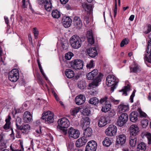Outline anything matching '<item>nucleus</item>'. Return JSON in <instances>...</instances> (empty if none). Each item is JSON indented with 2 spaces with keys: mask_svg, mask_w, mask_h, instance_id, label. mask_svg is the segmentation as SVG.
<instances>
[{
  "mask_svg": "<svg viewBox=\"0 0 151 151\" xmlns=\"http://www.w3.org/2000/svg\"><path fill=\"white\" fill-rule=\"evenodd\" d=\"M138 110L139 112L141 117H146L147 116L146 114L142 111L140 109H139Z\"/></svg>",
  "mask_w": 151,
  "mask_h": 151,
  "instance_id": "8fccbe9b",
  "label": "nucleus"
},
{
  "mask_svg": "<svg viewBox=\"0 0 151 151\" xmlns=\"http://www.w3.org/2000/svg\"><path fill=\"white\" fill-rule=\"evenodd\" d=\"M138 114L136 111H133L132 112L129 116V119L130 120L133 122H137L138 120Z\"/></svg>",
  "mask_w": 151,
  "mask_h": 151,
  "instance_id": "393cba45",
  "label": "nucleus"
},
{
  "mask_svg": "<svg viewBox=\"0 0 151 151\" xmlns=\"http://www.w3.org/2000/svg\"><path fill=\"white\" fill-rule=\"evenodd\" d=\"M107 122V117L105 116H102L99 119L98 125L99 127H103L105 126Z\"/></svg>",
  "mask_w": 151,
  "mask_h": 151,
  "instance_id": "aec40b11",
  "label": "nucleus"
},
{
  "mask_svg": "<svg viewBox=\"0 0 151 151\" xmlns=\"http://www.w3.org/2000/svg\"><path fill=\"white\" fill-rule=\"evenodd\" d=\"M98 73V70L96 69H94L92 71L89 72L87 75V78L88 80H92L97 75Z\"/></svg>",
  "mask_w": 151,
  "mask_h": 151,
  "instance_id": "4be33fe9",
  "label": "nucleus"
},
{
  "mask_svg": "<svg viewBox=\"0 0 151 151\" xmlns=\"http://www.w3.org/2000/svg\"><path fill=\"white\" fill-rule=\"evenodd\" d=\"M41 134V128H40L39 129H37L36 130L35 134L37 137H38L40 136Z\"/></svg>",
  "mask_w": 151,
  "mask_h": 151,
  "instance_id": "603ef678",
  "label": "nucleus"
},
{
  "mask_svg": "<svg viewBox=\"0 0 151 151\" xmlns=\"http://www.w3.org/2000/svg\"><path fill=\"white\" fill-rule=\"evenodd\" d=\"M74 25L77 28L79 29L82 26V23L80 19L78 17H75L74 19Z\"/></svg>",
  "mask_w": 151,
  "mask_h": 151,
  "instance_id": "b1692460",
  "label": "nucleus"
},
{
  "mask_svg": "<svg viewBox=\"0 0 151 151\" xmlns=\"http://www.w3.org/2000/svg\"><path fill=\"white\" fill-rule=\"evenodd\" d=\"M128 43V41L126 38L123 39L120 43V46L123 47L124 45H127Z\"/></svg>",
  "mask_w": 151,
  "mask_h": 151,
  "instance_id": "3c124183",
  "label": "nucleus"
},
{
  "mask_svg": "<svg viewBox=\"0 0 151 151\" xmlns=\"http://www.w3.org/2000/svg\"><path fill=\"white\" fill-rule=\"evenodd\" d=\"M130 73H139L141 71L140 67L138 65L135 64L133 67H129Z\"/></svg>",
  "mask_w": 151,
  "mask_h": 151,
  "instance_id": "a878e982",
  "label": "nucleus"
},
{
  "mask_svg": "<svg viewBox=\"0 0 151 151\" xmlns=\"http://www.w3.org/2000/svg\"><path fill=\"white\" fill-rule=\"evenodd\" d=\"M58 126L59 127L61 132L63 134L65 135L67 133V128H68L70 125V122L65 117H63L59 119L58 121Z\"/></svg>",
  "mask_w": 151,
  "mask_h": 151,
  "instance_id": "f257e3e1",
  "label": "nucleus"
},
{
  "mask_svg": "<svg viewBox=\"0 0 151 151\" xmlns=\"http://www.w3.org/2000/svg\"><path fill=\"white\" fill-rule=\"evenodd\" d=\"M71 23L72 20L69 17H63L62 20V23L63 25L65 28L69 27Z\"/></svg>",
  "mask_w": 151,
  "mask_h": 151,
  "instance_id": "f3484780",
  "label": "nucleus"
},
{
  "mask_svg": "<svg viewBox=\"0 0 151 151\" xmlns=\"http://www.w3.org/2000/svg\"><path fill=\"white\" fill-rule=\"evenodd\" d=\"M11 119V118L10 115H8L7 117V118L6 119L5 122L7 124H11L10 120Z\"/></svg>",
  "mask_w": 151,
  "mask_h": 151,
  "instance_id": "052dcab7",
  "label": "nucleus"
},
{
  "mask_svg": "<svg viewBox=\"0 0 151 151\" xmlns=\"http://www.w3.org/2000/svg\"><path fill=\"white\" fill-rule=\"evenodd\" d=\"M53 113L50 111L43 113L42 114L41 120L46 124H50L54 122Z\"/></svg>",
  "mask_w": 151,
  "mask_h": 151,
  "instance_id": "7ed1b4c3",
  "label": "nucleus"
},
{
  "mask_svg": "<svg viewBox=\"0 0 151 151\" xmlns=\"http://www.w3.org/2000/svg\"><path fill=\"white\" fill-rule=\"evenodd\" d=\"M68 134L69 137L77 139L78 138L80 135L79 131L74 129L73 127H70L68 130Z\"/></svg>",
  "mask_w": 151,
  "mask_h": 151,
  "instance_id": "f8f14e48",
  "label": "nucleus"
},
{
  "mask_svg": "<svg viewBox=\"0 0 151 151\" xmlns=\"http://www.w3.org/2000/svg\"><path fill=\"white\" fill-rule=\"evenodd\" d=\"M107 99V97L106 96H105L104 98L101 99L100 101V103L101 104H102L104 103V102H105V104L107 103V102L106 101Z\"/></svg>",
  "mask_w": 151,
  "mask_h": 151,
  "instance_id": "13d9d810",
  "label": "nucleus"
},
{
  "mask_svg": "<svg viewBox=\"0 0 151 151\" xmlns=\"http://www.w3.org/2000/svg\"><path fill=\"white\" fill-rule=\"evenodd\" d=\"M90 119L88 117L83 118L81 121V125L83 128L87 127L90 124Z\"/></svg>",
  "mask_w": 151,
  "mask_h": 151,
  "instance_id": "412c9836",
  "label": "nucleus"
},
{
  "mask_svg": "<svg viewBox=\"0 0 151 151\" xmlns=\"http://www.w3.org/2000/svg\"><path fill=\"white\" fill-rule=\"evenodd\" d=\"M146 136L148 139V144H151V134L148 133L146 134Z\"/></svg>",
  "mask_w": 151,
  "mask_h": 151,
  "instance_id": "864d4df0",
  "label": "nucleus"
},
{
  "mask_svg": "<svg viewBox=\"0 0 151 151\" xmlns=\"http://www.w3.org/2000/svg\"><path fill=\"white\" fill-rule=\"evenodd\" d=\"M69 0H60V2L62 4H65Z\"/></svg>",
  "mask_w": 151,
  "mask_h": 151,
  "instance_id": "774afa93",
  "label": "nucleus"
},
{
  "mask_svg": "<svg viewBox=\"0 0 151 151\" xmlns=\"http://www.w3.org/2000/svg\"><path fill=\"white\" fill-rule=\"evenodd\" d=\"M70 42L73 48L77 49L81 45V40L80 37L76 35L72 36L70 39Z\"/></svg>",
  "mask_w": 151,
  "mask_h": 151,
  "instance_id": "20e7f679",
  "label": "nucleus"
},
{
  "mask_svg": "<svg viewBox=\"0 0 151 151\" xmlns=\"http://www.w3.org/2000/svg\"><path fill=\"white\" fill-rule=\"evenodd\" d=\"M148 121L146 119H143L141 121V124L142 127L143 128H146L148 124Z\"/></svg>",
  "mask_w": 151,
  "mask_h": 151,
  "instance_id": "79ce46f5",
  "label": "nucleus"
},
{
  "mask_svg": "<svg viewBox=\"0 0 151 151\" xmlns=\"http://www.w3.org/2000/svg\"><path fill=\"white\" fill-rule=\"evenodd\" d=\"M83 19L84 21L86 22L88 24L89 23V17L87 16H85L83 17Z\"/></svg>",
  "mask_w": 151,
  "mask_h": 151,
  "instance_id": "e2e57ef3",
  "label": "nucleus"
},
{
  "mask_svg": "<svg viewBox=\"0 0 151 151\" xmlns=\"http://www.w3.org/2000/svg\"><path fill=\"white\" fill-rule=\"evenodd\" d=\"M29 3V2L26 1V0H22V8L24 9L27 8Z\"/></svg>",
  "mask_w": 151,
  "mask_h": 151,
  "instance_id": "c03bdc74",
  "label": "nucleus"
},
{
  "mask_svg": "<svg viewBox=\"0 0 151 151\" xmlns=\"http://www.w3.org/2000/svg\"><path fill=\"white\" fill-rule=\"evenodd\" d=\"M117 131L116 127L114 125H110L106 130L105 133L107 135L113 136L115 135Z\"/></svg>",
  "mask_w": 151,
  "mask_h": 151,
  "instance_id": "9d476101",
  "label": "nucleus"
},
{
  "mask_svg": "<svg viewBox=\"0 0 151 151\" xmlns=\"http://www.w3.org/2000/svg\"><path fill=\"white\" fill-rule=\"evenodd\" d=\"M87 39L89 44L92 45L94 43V40L93 37L91 38H87Z\"/></svg>",
  "mask_w": 151,
  "mask_h": 151,
  "instance_id": "5fc2aeb1",
  "label": "nucleus"
},
{
  "mask_svg": "<svg viewBox=\"0 0 151 151\" xmlns=\"http://www.w3.org/2000/svg\"><path fill=\"white\" fill-rule=\"evenodd\" d=\"M92 133V130L91 128L88 127L85 129L83 134L85 137H89L91 135Z\"/></svg>",
  "mask_w": 151,
  "mask_h": 151,
  "instance_id": "72a5a7b5",
  "label": "nucleus"
},
{
  "mask_svg": "<svg viewBox=\"0 0 151 151\" xmlns=\"http://www.w3.org/2000/svg\"><path fill=\"white\" fill-rule=\"evenodd\" d=\"M82 6L85 11H87L89 13H90L91 12L92 6L91 4H88L85 3L82 4Z\"/></svg>",
  "mask_w": 151,
  "mask_h": 151,
  "instance_id": "2f4dec72",
  "label": "nucleus"
},
{
  "mask_svg": "<svg viewBox=\"0 0 151 151\" xmlns=\"http://www.w3.org/2000/svg\"><path fill=\"white\" fill-rule=\"evenodd\" d=\"M118 82V79L113 75H109L107 76L106 79V83L109 86H112V90L116 88V85Z\"/></svg>",
  "mask_w": 151,
  "mask_h": 151,
  "instance_id": "f03ea898",
  "label": "nucleus"
},
{
  "mask_svg": "<svg viewBox=\"0 0 151 151\" xmlns=\"http://www.w3.org/2000/svg\"><path fill=\"white\" fill-rule=\"evenodd\" d=\"M111 143V140L108 137L105 138L102 142L103 145L106 147L109 146Z\"/></svg>",
  "mask_w": 151,
  "mask_h": 151,
  "instance_id": "f704fd0d",
  "label": "nucleus"
},
{
  "mask_svg": "<svg viewBox=\"0 0 151 151\" xmlns=\"http://www.w3.org/2000/svg\"><path fill=\"white\" fill-rule=\"evenodd\" d=\"M128 119V116L127 113H123L119 117L117 121L118 125L120 127L123 126L127 122Z\"/></svg>",
  "mask_w": 151,
  "mask_h": 151,
  "instance_id": "423d86ee",
  "label": "nucleus"
},
{
  "mask_svg": "<svg viewBox=\"0 0 151 151\" xmlns=\"http://www.w3.org/2000/svg\"><path fill=\"white\" fill-rule=\"evenodd\" d=\"M23 119L24 122L29 123L32 120V116L30 113L28 111L25 112L23 115Z\"/></svg>",
  "mask_w": 151,
  "mask_h": 151,
  "instance_id": "a211bd4d",
  "label": "nucleus"
},
{
  "mask_svg": "<svg viewBox=\"0 0 151 151\" xmlns=\"http://www.w3.org/2000/svg\"><path fill=\"white\" fill-rule=\"evenodd\" d=\"M52 15L54 18L58 19L60 16V14L58 10H55L52 11Z\"/></svg>",
  "mask_w": 151,
  "mask_h": 151,
  "instance_id": "4c0bfd02",
  "label": "nucleus"
},
{
  "mask_svg": "<svg viewBox=\"0 0 151 151\" xmlns=\"http://www.w3.org/2000/svg\"><path fill=\"white\" fill-rule=\"evenodd\" d=\"M78 86L80 89H83L85 87V84L83 82H80L78 83Z\"/></svg>",
  "mask_w": 151,
  "mask_h": 151,
  "instance_id": "de8ad7c7",
  "label": "nucleus"
},
{
  "mask_svg": "<svg viewBox=\"0 0 151 151\" xmlns=\"http://www.w3.org/2000/svg\"><path fill=\"white\" fill-rule=\"evenodd\" d=\"M151 31V25L149 24L148 26V27L147 31L144 32V33L147 34L150 32Z\"/></svg>",
  "mask_w": 151,
  "mask_h": 151,
  "instance_id": "bf43d9fd",
  "label": "nucleus"
},
{
  "mask_svg": "<svg viewBox=\"0 0 151 151\" xmlns=\"http://www.w3.org/2000/svg\"><path fill=\"white\" fill-rule=\"evenodd\" d=\"M99 102L98 99L96 97H94L91 98L88 101V103L91 104L97 105Z\"/></svg>",
  "mask_w": 151,
  "mask_h": 151,
  "instance_id": "c9c22d12",
  "label": "nucleus"
},
{
  "mask_svg": "<svg viewBox=\"0 0 151 151\" xmlns=\"http://www.w3.org/2000/svg\"><path fill=\"white\" fill-rule=\"evenodd\" d=\"M87 38H91L93 37V33L91 30L88 31L87 33Z\"/></svg>",
  "mask_w": 151,
  "mask_h": 151,
  "instance_id": "6e6d98bb",
  "label": "nucleus"
},
{
  "mask_svg": "<svg viewBox=\"0 0 151 151\" xmlns=\"http://www.w3.org/2000/svg\"><path fill=\"white\" fill-rule=\"evenodd\" d=\"M18 129L22 131L23 133L27 134L30 129V127L29 124H22Z\"/></svg>",
  "mask_w": 151,
  "mask_h": 151,
  "instance_id": "5701e85b",
  "label": "nucleus"
},
{
  "mask_svg": "<svg viewBox=\"0 0 151 151\" xmlns=\"http://www.w3.org/2000/svg\"><path fill=\"white\" fill-rule=\"evenodd\" d=\"M93 63V60H91L89 63L87 64L86 67L88 69H90L91 68H94V65Z\"/></svg>",
  "mask_w": 151,
  "mask_h": 151,
  "instance_id": "37998d69",
  "label": "nucleus"
},
{
  "mask_svg": "<svg viewBox=\"0 0 151 151\" xmlns=\"http://www.w3.org/2000/svg\"><path fill=\"white\" fill-rule=\"evenodd\" d=\"M44 7L45 9L47 11H50L52 7L50 0H45L44 3Z\"/></svg>",
  "mask_w": 151,
  "mask_h": 151,
  "instance_id": "cd10ccee",
  "label": "nucleus"
},
{
  "mask_svg": "<svg viewBox=\"0 0 151 151\" xmlns=\"http://www.w3.org/2000/svg\"><path fill=\"white\" fill-rule=\"evenodd\" d=\"M108 116L109 117L114 116L115 114V112L113 110H109L108 111Z\"/></svg>",
  "mask_w": 151,
  "mask_h": 151,
  "instance_id": "49530a36",
  "label": "nucleus"
},
{
  "mask_svg": "<svg viewBox=\"0 0 151 151\" xmlns=\"http://www.w3.org/2000/svg\"><path fill=\"white\" fill-rule=\"evenodd\" d=\"M70 65L76 70L81 69L83 67V62L80 59L75 60L70 62Z\"/></svg>",
  "mask_w": 151,
  "mask_h": 151,
  "instance_id": "6e6552de",
  "label": "nucleus"
},
{
  "mask_svg": "<svg viewBox=\"0 0 151 151\" xmlns=\"http://www.w3.org/2000/svg\"><path fill=\"white\" fill-rule=\"evenodd\" d=\"M87 52L89 56L92 58L95 57L97 55L95 47H91L87 49Z\"/></svg>",
  "mask_w": 151,
  "mask_h": 151,
  "instance_id": "6ab92c4d",
  "label": "nucleus"
},
{
  "mask_svg": "<svg viewBox=\"0 0 151 151\" xmlns=\"http://www.w3.org/2000/svg\"><path fill=\"white\" fill-rule=\"evenodd\" d=\"M85 96L83 95L80 94L77 96L75 99L76 104L78 105H81L83 104L85 101Z\"/></svg>",
  "mask_w": 151,
  "mask_h": 151,
  "instance_id": "4468645a",
  "label": "nucleus"
},
{
  "mask_svg": "<svg viewBox=\"0 0 151 151\" xmlns=\"http://www.w3.org/2000/svg\"><path fill=\"white\" fill-rule=\"evenodd\" d=\"M79 110L78 109L74 108L71 111V114L72 115L74 116L79 111Z\"/></svg>",
  "mask_w": 151,
  "mask_h": 151,
  "instance_id": "09e8293b",
  "label": "nucleus"
},
{
  "mask_svg": "<svg viewBox=\"0 0 151 151\" xmlns=\"http://www.w3.org/2000/svg\"><path fill=\"white\" fill-rule=\"evenodd\" d=\"M19 77L18 70L17 69H14L9 73V79L12 82H16L19 79Z\"/></svg>",
  "mask_w": 151,
  "mask_h": 151,
  "instance_id": "39448f33",
  "label": "nucleus"
},
{
  "mask_svg": "<svg viewBox=\"0 0 151 151\" xmlns=\"http://www.w3.org/2000/svg\"><path fill=\"white\" fill-rule=\"evenodd\" d=\"M119 112L120 113H122L128 111L129 109V106L125 105L124 104H121L118 106Z\"/></svg>",
  "mask_w": 151,
  "mask_h": 151,
  "instance_id": "bb28decb",
  "label": "nucleus"
},
{
  "mask_svg": "<svg viewBox=\"0 0 151 151\" xmlns=\"http://www.w3.org/2000/svg\"><path fill=\"white\" fill-rule=\"evenodd\" d=\"M146 145L143 142H142L138 145L137 150L138 151H145L146 149Z\"/></svg>",
  "mask_w": 151,
  "mask_h": 151,
  "instance_id": "473e14b6",
  "label": "nucleus"
},
{
  "mask_svg": "<svg viewBox=\"0 0 151 151\" xmlns=\"http://www.w3.org/2000/svg\"><path fill=\"white\" fill-rule=\"evenodd\" d=\"M103 76V75L100 73L96 78L93 80V81L89 84V86L90 87V89L97 87L99 85V83L101 81Z\"/></svg>",
  "mask_w": 151,
  "mask_h": 151,
  "instance_id": "1a4fd4ad",
  "label": "nucleus"
},
{
  "mask_svg": "<svg viewBox=\"0 0 151 151\" xmlns=\"http://www.w3.org/2000/svg\"><path fill=\"white\" fill-rule=\"evenodd\" d=\"M87 141L85 137H83L79 139L76 141V145L77 147H80L84 145Z\"/></svg>",
  "mask_w": 151,
  "mask_h": 151,
  "instance_id": "2eb2a0df",
  "label": "nucleus"
},
{
  "mask_svg": "<svg viewBox=\"0 0 151 151\" xmlns=\"http://www.w3.org/2000/svg\"><path fill=\"white\" fill-rule=\"evenodd\" d=\"M130 136L137 137V135L139 132V129L136 125H132L130 127Z\"/></svg>",
  "mask_w": 151,
  "mask_h": 151,
  "instance_id": "ddd939ff",
  "label": "nucleus"
},
{
  "mask_svg": "<svg viewBox=\"0 0 151 151\" xmlns=\"http://www.w3.org/2000/svg\"><path fill=\"white\" fill-rule=\"evenodd\" d=\"M16 132L17 133L16 134V137L17 138H20L21 135L20 132H18L17 130H16Z\"/></svg>",
  "mask_w": 151,
  "mask_h": 151,
  "instance_id": "338daca9",
  "label": "nucleus"
},
{
  "mask_svg": "<svg viewBox=\"0 0 151 151\" xmlns=\"http://www.w3.org/2000/svg\"><path fill=\"white\" fill-rule=\"evenodd\" d=\"M73 56V54L71 52H68L65 55V58L67 60H70Z\"/></svg>",
  "mask_w": 151,
  "mask_h": 151,
  "instance_id": "ea45409f",
  "label": "nucleus"
},
{
  "mask_svg": "<svg viewBox=\"0 0 151 151\" xmlns=\"http://www.w3.org/2000/svg\"><path fill=\"white\" fill-rule=\"evenodd\" d=\"M65 74L67 77L69 78H71L74 77V73L73 70L70 69H67L65 71Z\"/></svg>",
  "mask_w": 151,
  "mask_h": 151,
  "instance_id": "c756f323",
  "label": "nucleus"
},
{
  "mask_svg": "<svg viewBox=\"0 0 151 151\" xmlns=\"http://www.w3.org/2000/svg\"><path fill=\"white\" fill-rule=\"evenodd\" d=\"M34 36L35 39L37 38V36L39 34V31L36 28H34L33 30Z\"/></svg>",
  "mask_w": 151,
  "mask_h": 151,
  "instance_id": "a18cd8bd",
  "label": "nucleus"
},
{
  "mask_svg": "<svg viewBox=\"0 0 151 151\" xmlns=\"http://www.w3.org/2000/svg\"><path fill=\"white\" fill-rule=\"evenodd\" d=\"M22 119L19 117H18L16 119V126L17 129L20 127L22 124Z\"/></svg>",
  "mask_w": 151,
  "mask_h": 151,
  "instance_id": "e433bc0d",
  "label": "nucleus"
},
{
  "mask_svg": "<svg viewBox=\"0 0 151 151\" xmlns=\"http://www.w3.org/2000/svg\"><path fill=\"white\" fill-rule=\"evenodd\" d=\"M117 3H115V7L114 10V16L115 17L116 16L117 11Z\"/></svg>",
  "mask_w": 151,
  "mask_h": 151,
  "instance_id": "4d7b16f0",
  "label": "nucleus"
},
{
  "mask_svg": "<svg viewBox=\"0 0 151 151\" xmlns=\"http://www.w3.org/2000/svg\"><path fill=\"white\" fill-rule=\"evenodd\" d=\"M68 45L67 43H65L62 45V47L63 49L66 50L68 48Z\"/></svg>",
  "mask_w": 151,
  "mask_h": 151,
  "instance_id": "0e129e2a",
  "label": "nucleus"
},
{
  "mask_svg": "<svg viewBox=\"0 0 151 151\" xmlns=\"http://www.w3.org/2000/svg\"><path fill=\"white\" fill-rule=\"evenodd\" d=\"M111 107V105L107 103L103 105L101 110L102 112H106L109 110Z\"/></svg>",
  "mask_w": 151,
  "mask_h": 151,
  "instance_id": "7c9ffc66",
  "label": "nucleus"
},
{
  "mask_svg": "<svg viewBox=\"0 0 151 151\" xmlns=\"http://www.w3.org/2000/svg\"><path fill=\"white\" fill-rule=\"evenodd\" d=\"M109 100L111 102L116 105L119 104L120 101V100L115 99L112 96L110 97Z\"/></svg>",
  "mask_w": 151,
  "mask_h": 151,
  "instance_id": "a19ab883",
  "label": "nucleus"
},
{
  "mask_svg": "<svg viewBox=\"0 0 151 151\" xmlns=\"http://www.w3.org/2000/svg\"><path fill=\"white\" fill-rule=\"evenodd\" d=\"M130 90V87L129 85L127 86H125L124 88L120 91H121L123 92L122 94L124 95L125 96H127V92L129 91Z\"/></svg>",
  "mask_w": 151,
  "mask_h": 151,
  "instance_id": "58836bf2",
  "label": "nucleus"
},
{
  "mask_svg": "<svg viewBox=\"0 0 151 151\" xmlns=\"http://www.w3.org/2000/svg\"><path fill=\"white\" fill-rule=\"evenodd\" d=\"M136 136H130L129 144L131 146L133 147L135 146L137 141Z\"/></svg>",
  "mask_w": 151,
  "mask_h": 151,
  "instance_id": "c85d7f7f",
  "label": "nucleus"
},
{
  "mask_svg": "<svg viewBox=\"0 0 151 151\" xmlns=\"http://www.w3.org/2000/svg\"><path fill=\"white\" fill-rule=\"evenodd\" d=\"M144 60L151 63V41L149 40L146 53L144 54Z\"/></svg>",
  "mask_w": 151,
  "mask_h": 151,
  "instance_id": "0eeeda50",
  "label": "nucleus"
},
{
  "mask_svg": "<svg viewBox=\"0 0 151 151\" xmlns=\"http://www.w3.org/2000/svg\"><path fill=\"white\" fill-rule=\"evenodd\" d=\"M10 124H7L6 123L4 125L3 127V128L5 130H8L10 128Z\"/></svg>",
  "mask_w": 151,
  "mask_h": 151,
  "instance_id": "680f3d73",
  "label": "nucleus"
},
{
  "mask_svg": "<svg viewBox=\"0 0 151 151\" xmlns=\"http://www.w3.org/2000/svg\"><path fill=\"white\" fill-rule=\"evenodd\" d=\"M97 147L96 142L93 140L89 141L86 147L85 151H96Z\"/></svg>",
  "mask_w": 151,
  "mask_h": 151,
  "instance_id": "9b49d317",
  "label": "nucleus"
},
{
  "mask_svg": "<svg viewBox=\"0 0 151 151\" xmlns=\"http://www.w3.org/2000/svg\"><path fill=\"white\" fill-rule=\"evenodd\" d=\"M116 137V145H117V144H120L121 145H122L125 143L126 137L125 134H122L118 136H117Z\"/></svg>",
  "mask_w": 151,
  "mask_h": 151,
  "instance_id": "dca6fc26",
  "label": "nucleus"
},
{
  "mask_svg": "<svg viewBox=\"0 0 151 151\" xmlns=\"http://www.w3.org/2000/svg\"><path fill=\"white\" fill-rule=\"evenodd\" d=\"M83 112L86 113L85 115H88L90 113V110H88V109H84Z\"/></svg>",
  "mask_w": 151,
  "mask_h": 151,
  "instance_id": "69168bd1",
  "label": "nucleus"
}]
</instances>
